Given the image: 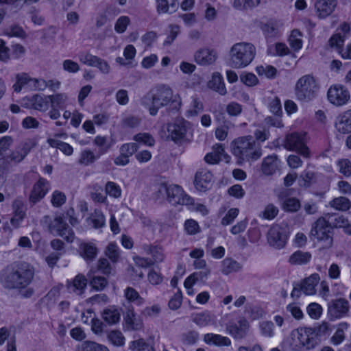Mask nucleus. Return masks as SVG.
<instances>
[{"label": "nucleus", "instance_id": "864d4df0", "mask_svg": "<svg viewBox=\"0 0 351 351\" xmlns=\"http://www.w3.org/2000/svg\"><path fill=\"white\" fill-rule=\"evenodd\" d=\"M200 230L199 223L194 219H187L184 223V230L188 235H195L199 233Z\"/></svg>", "mask_w": 351, "mask_h": 351}, {"label": "nucleus", "instance_id": "f704fd0d", "mask_svg": "<svg viewBox=\"0 0 351 351\" xmlns=\"http://www.w3.org/2000/svg\"><path fill=\"white\" fill-rule=\"evenodd\" d=\"M86 313L89 314L91 318L90 324L92 331L96 335L101 334L103 331V324L99 319L95 317V313L91 309H87L82 313V322L84 324L88 323V318L86 317Z\"/></svg>", "mask_w": 351, "mask_h": 351}, {"label": "nucleus", "instance_id": "dca6fc26", "mask_svg": "<svg viewBox=\"0 0 351 351\" xmlns=\"http://www.w3.org/2000/svg\"><path fill=\"white\" fill-rule=\"evenodd\" d=\"M193 184L197 191L206 192L213 186V176L206 169L199 170L195 175Z\"/></svg>", "mask_w": 351, "mask_h": 351}, {"label": "nucleus", "instance_id": "bf43d9fd", "mask_svg": "<svg viewBox=\"0 0 351 351\" xmlns=\"http://www.w3.org/2000/svg\"><path fill=\"white\" fill-rule=\"evenodd\" d=\"M125 297L130 302H134L137 305H141L144 303L143 298L140 297L138 293L132 288H128L125 291Z\"/></svg>", "mask_w": 351, "mask_h": 351}, {"label": "nucleus", "instance_id": "423d86ee", "mask_svg": "<svg viewBox=\"0 0 351 351\" xmlns=\"http://www.w3.org/2000/svg\"><path fill=\"white\" fill-rule=\"evenodd\" d=\"M319 90L316 79L311 75L302 76L295 86V94L299 100L309 101L315 98Z\"/></svg>", "mask_w": 351, "mask_h": 351}, {"label": "nucleus", "instance_id": "c756f323", "mask_svg": "<svg viewBox=\"0 0 351 351\" xmlns=\"http://www.w3.org/2000/svg\"><path fill=\"white\" fill-rule=\"evenodd\" d=\"M87 280L82 275H77L72 281H68L67 289L77 295L84 293L86 288Z\"/></svg>", "mask_w": 351, "mask_h": 351}, {"label": "nucleus", "instance_id": "09e8293b", "mask_svg": "<svg viewBox=\"0 0 351 351\" xmlns=\"http://www.w3.org/2000/svg\"><path fill=\"white\" fill-rule=\"evenodd\" d=\"M105 254L112 262L116 263L118 261L120 256V250L117 244L114 242L110 243L106 247Z\"/></svg>", "mask_w": 351, "mask_h": 351}, {"label": "nucleus", "instance_id": "c03bdc74", "mask_svg": "<svg viewBox=\"0 0 351 351\" xmlns=\"http://www.w3.org/2000/svg\"><path fill=\"white\" fill-rule=\"evenodd\" d=\"M94 228H100L106 225V217L100 210H95L88 220Z\"/></svg>", "mask_w": 351, "mask_h": 351}, {"label": "nucleus", "instance_id": "6ab92c4d", "mask_svg": "<svg viewBox=\"0 0 351 351\" xmlns=\"http://www.w3.org/2000/svg\"><path fill=\"white\" fill-rule=\"evenodd\" d=\"M350 31V27L347 23H343L338 28L337 32L329 39V45L335 49L338 52L341 49L342 46L348 38Z\"/></svg>", "mask_w": 351, "mask_h": 351}, {"label": "nucleus", "instance_id": "79ce46f5", "mask_svg": "<svg viewBox=\"0 0 351 351\" xmlns=\"http://www.w3.org/2000/svg\"><path fill=\"white\" fill-rule=\"evenodd\" d=\"M102 317L107 323L113 324L119 321L120 313L117 308L110 307L104 311Z\"/></svg>", "mask_w": 351, "mask_h": 351}, {"label": "nucleus", "instance_id": "f3484780", "mask_svg": "<svg viewBox=\"0 0 351 351\" xmlns=\"http://www.w3.org/2000/svg\"><path fill=\"white\" fill-rule=\"evenodd\" d=\"M51 232L56 235L64 238L69 242H73L74 234L70 230L61 216L56 217L50 225Z\"/></svg>", "mask_w": 351, "mask_h": 351}, {"label": "nucleus", "instance_id": "f03ea898", "mask_svg": "<svg viewBox=\"0 0 351 351\" xmlns=\"http://www.w3.org/2000/svg\"><path fill=\"white\" fill-rule=\"evenodd\" d=\"M231 152L239 165L258 160L262 155L260 146L252 136L241 137L231 143Z\"/></svg>", "mask_w": 351, "mask_h": 351}, {"label": "nucleus", "instance_id": "9d476101", "mask_svg": "<svg viewBox=\"0 0 351 351\" xmlns=\"http://www.w3.org/2000/svg\"><path fill=\"white\" fill-rule=\"evenodd\" d=\"M21 106L27 109H33L41 112L50 110L49 96L43 94H35L31 97H25L21 99Z\"/></svg>", "mask_w": 351, "mask_h": 351}, {"label": "nucleus", "instance_id": "39448f33", "mask_svg": "<svg viewBox=\"0 0 351 351\" xmlns=\"http://www.w3.org/2000/svg\"><path fill=\"white\" fill-rule=\"evenodd\" d=\"M331 229L329 222L320 217L312 225L309 235L313 241L321 243L323 249H328L333 244Z\"/></svg>", "mask_w": 351, "mask_h": 351}, {"label": "nucleus", "instance_id": "338daca9", "mask_svg": "<svg viewBox=\"0 0 351 351\" xmlns=\"http://www.w3.org/2000/svg\"><path fill=\"white\" fill-rule=\"evenodd\" d=\"M108 339L116 346H121L125 343V338L119 331H111L108 335Z\"/></svg>", "mask_w": 351, "mask_h": 351}, {"label": "nucleus", "instance_id": "ddd939ff", "mask_svg": "<svg viewBox=\"0 0 351 351\" xmlns=\"http://www.w3.org/2000/svg\"><path fill=\"white\" fill-rule=\"evenodd\" d=\"M50 100V110L48 116L53 120H56L60 117V109L67 106L69 99V95L64 93H58L49 95Z\"/></svg>", "mask_w": 351, "mask_h": 351}, {"label": "nucleus", "instance_id": "052dcab7", "mask_svg": "<svg viewBox=\"0 0 351 351\" xmlns=\"http://www.w3.org/2000/svg\"><path fill=\"white\" fill-rule=\"evenodd\" d=\"M202 110V103L197 99H194L187 110L186 115L187 117L191 118L198 115Z\"/></svg>", "mask_w": 351, "mask_h": 351}, {"label": "nucleus", "instance_id": "4c0bfd02", "mask_svg": "<svg viewBox=\"0 0 351 351\" xmlns=\"http://www.w3.org/2000/svg\"><path fill=\"white\" fill-rule=\"evenodd\" d=\"M279 164L280 161L275 156H268L264 159L262 170L265 174H272L278 169Z\"/></svg>", "mask_w": 351, "mask_h": 351}, {"label": "nucleus", "instance_id": "c9c22d12", "mask_svg": "<svg viewBox=\"0 0 351 351\" xmlns=\"http://www.w3.org/2000/svg\"><path fill=\"white\" fill-rule=\"evenodd\" d=\"M319 276L317 274H313L306 278L302 284V291L308 295H313L315 293V287L319 282Z\"/></svg>", "mask_w": 351, "mask_h": 351}, {"label": "nucleus", "instance_id": "680f3d73", "mask_svg": "<svg viewBox=\"0 0 351 351\" xmlns=\"http://www.w3.org/2000/svg\"><path fill=\"white\" fill-rule=\"evenodd\" d=\"M334 227L343 228L346 234L351 235V225L342 215H338L335 218Z\"/></svg>", "mask_w": 351, "mask_h": 351}, {"label": "nucleus", "instance_id": "a211bd4d", "mask_svg": "<svg viewBox=\"0 0 351 351\" xmlns=\"http://www.w3.org/2000/svg\"><path fill=\"white\" fill-rule=\"evenodd\" d=\"M204 160L206 162L210 165H215L220 161L228 163L230 160V156L226 153L221 145L217 144L213 147L211 152L206 154Z\"/></svg>", "mask_w": 351, "mask_h": 351}, {"label": "nucleus", "instance_id": "cd10ccee", "mask_svg": "<svg viewBox=\"0 0 351 351\" xmlns=\"http://www.w3.org/2000/svg\"><path fill=\"white\" fill-rule=\"evenodd\" d=\"M203 341L207 345L218 347L231 345V340L228 337L219 334L206 333L203 336Z\"/></svg>", "mask_w": 351, "mask_h": 351}, {"label": "nucleus", "instance_id": "473e14b6", "mask_svg": "<svg viewBox=\"0 0 351 351\" xmlns=\"http://www.w3.org/2000/svg\"><path fill=\"white\" fill-rule=\"evenodd\" d=\"M193 322L199 327L213 326L215 324V316L208 311H204L194 315Z\"/></svg>", "mask_w": 351, "mask_h": 351}, {"label": "nucleus", "instance_id": "7ed1b4c3", "mask_svg": "<svg viewBox=\"0 0 351 351\" xmlns=\"http://www.w3.org/2000/svg\"><path fill=\"white\" fill-rule=\"evenodd\" d=\"M256 54V47L253 44L247 42L237 43L230 49L228 64L233 69H244L254 61Z\"/></svg>", "mask_w": 351, "mask_h": 351}, {"label": "nucleus", "instance_id": "6e6552de", "mask_svg": "<svg viewBox=\"0 0 351 351\" xmlns=\"http://www.w3.org/2000/svg\"><path fill=\"white\" fill-rule=\"evenodd\" d=\"M160 194L167 198L173 204L188 205L192 202V199L185 193L183 189L178 185L162 184L158 189Z\"/></svg>", "mask_w": 351, "mask_h": 351}, {"label": "nucleus", "instance_id": "ea45409f", "mask_svg": "<svg viewBox=\"0 0 351 351\" xmlns=\"http://www.w3.org/2000/svg\"><path fill=\"white\" fill-rule=\"evenodd\" d=\"M143 250L147 254H150L152 256V261L153 264L161 263L164 261L165 254L162 248L146 245L143 247Z\"/></svg>", "mask_w": 351, "mask_h": 351}, {"label": "nucleus", "instance_id": "2eb2a0df", "mask_svg": "<svg viewBox=\"0 0 351 351\" xmlns=\"http://www.w3.org/2000/svg\"><path fill=\"white\" fill-rule=\"evenodd\" d=\"M250 328V324L245 317L230 321L226 326V332L234 339L245 337Z\"/></svg>", "mask_w": 351, "mask_h": 351}, {"label": "nucleus", "instance_id": "774afa93", "mask_svg": "<svg viewBox=\"0 0 351 351\" xmlns=\"http://www.w3.org/2000/svg\"><path fill=\"white\" fill-rule=\"evenodd\" d=\"M337 167L341 173L345 176H351V162L348 159H342L338 161Z\"/></svg>", "mask_w": 351, "mask_h": 351}, {"label": "nucleus", "instance_id": "4468645a", "mask_svg": "<svg viewBox=\"0 0 351 351\" xmlns=\"http://www.w3.org/2000/svg\"><path fill=\"white\" fill-rule=\"evenodd\" d=\"M289 235L285 228L279 226H272L267 234V241L269 245L276 248H282L288 239Z\"/></svg>", "mask_w": 351, "mask_h": 351}, {"label": "nucleus", "instance_id": "5701e85b", "mask_svg": "<svg viewBox=\"0 0 351 351\" xmlns=\"http://www.w3.org/2000/svg\"><path fill=\"white\" fill-rule=\"evenodd\" d=\"M34 271L29 265H25L19 272L12 276L13 278H17V282L10 285L12 287L22 288L29 285L33 278Z\"/></svg>", "mask_w": 351, "mask_h": 351}, {"label": "nucleus", "instance_id": "0eeeda50", "mask_svg": "<svg viewBox=\"0 0 351 351\" xmlns=\"http://www.w3.org/2000/svg\"><path fill=\"white\" fill-rule=\"evenodd\" d=\"M47 82L43 79L32 78L28 74H17L13 89L16 93L21 91L43 90L47 88Z\"/></svg>", "mask_w": 351, "mask_h": 351}, {"label": "nucleus", "instance_id": "a18cd8bd", "mask_svg": "<svg viewBox=\"0 0 351 351\" xmlns=\"http://www.w3.org/2000/svg\"><path fill=\"white\" fill-rule=\"evenodd\" d=\"M261 0H234L233 6L237 10H246L258 6Z\"/></svg>", "mask_w": 351, "mask_h": 351}, {"label": "nucleus", "instance_id": "603ef678", "mask_svg": "<svg viewBox=\"0 0 351 351\" xmlns=\"http://www.w3.org/2000/svg\"><path fill=\"white\" fill-rule=\"evenodd\" d=\"M129 347L132 351H156L153 346H149L143 339L131 341Z\"/></svg>", "mask_w": 351, "mask_h": 351}, {"label": "nucleus", "instance_id": "1a4fd4ad", "mask_svg": "<svg viewBox=\"0 0 351 351\" xmlns=\"http://www.w3.org/2000/svg\"><path fill=\"white\" fill-rule=\"evenodd\" d=\"M306 134L305 132H294L288 135L285 141V147L289 150L295 151L304 157H308L310 152L306 146Z\"/></svg>", "mask_w": 351, "mask_h": 351}, {"label": "nucleus", "instance_id": "8fccbe9b", "mask_svg": "<svg viewBox=\"0 0 351 351\" xmlns=\"http://www.w3.org/2000/svg\"><path fill=\"white\" fill-rule=\"evenodd\" d=\"M255 71L259 76L267 78H272L276 75V69L270 65H259L255 68Z\"/></svg>", "mask_w": 351, "mask_h": 351}, {"label": "nucleus", "instance_id": "49530a36", "mask_svg": "<svg viewBox=\"0 0 351 351\" xmlns=\"http://www.w3.org/2000/svg\"><path fill=\"white\" fill-rule=\"evenodd\" d=\"M241 82L248 87H253L258 84L259 80L256 75L251 72L243 71L240 75Z\"/></svg>", "mask_w": 351, "mask_h": 351}, {"label": "nucleus", "instance_id": "aec40b11", "mask_svg": "<svg viewBox=\"0 0 351 351\" xmlns=\"http://www.w3.org/2000/svg\"><path fill=\"white\" fill-rule=\"evenodd\" d=\"M50 189L49 182L45 179H40L33 186L29 195V199L33 203H36L43 199Z\"/></svg>", "mask_w": 351, "mask_h": 351}, {"label": "nucleus", "instance_id": "58836bf2", "mask_svg": "<svg viewBox=\"0 0 351 351\" xmlns=\"http://www.w3.org/2000/svg\"><path fill=\"white\" fill-rule=\"evenodd\" d=\"M267 51L271 56H284L289 53L290 49L284 43H276L268 47Z\"/></svg>", "mask_w": 351, "mask_h": 351}, {"label": "nucleus", "instance_id": "b1692460", "mask_svg": "<svg viewBox=\"0 0 351 351\" xmlns=\"http://www.w3.org/2000/svg\"><path fill=\"white\" fill-rule=\"evenodd\" d=\"M337 1L317 0L315 3V10L318 16L324 19L330 15L337 6Z\"/></svg>", "mask_w": 351, "mask_h": 351}, {"label": "nucleus", "instance_id": "bb28decb", "mask_svg": "<svg viewBox=\"0 0 351 351\" xmlns=\"http://www.w3.org/2000/svg\"><path fill=\"white\" fill-rule=\"evenodd\" d=\"M143 326L142 319L132 311H129L124 317L123 327L125 330H141Z\"/></svg>", "mask_w": 351, "mask_h": 351}, {"label": "nucleus", "instance_id": "f257e3e1", "mask_svg": "<svg viewBox=\"0 0 351 351\" xmlns=\"http://www.w3.org/2000/svg\"><path fill=\"white\" fill-rule=\"evenodd\" d=\"M151 115L154 116L162 106H168L172 110H178L181 107V98L179 95L173 94L167 86H160L152 90L142 101Z\"/></svg>", "mask_w": 351, "mask_h": 351}, {"label": "nucleus", "instance_id": "2f4dec72", "mask_svg": "<svg viewBox=\"0 0 351 351\" xmlns=\"http://www.w3.org/2000/svg\"><path fill=\"white\" fill-rule=\"evenodd\" d=\"M287 41L291 49L294 52H298L303 47V34L298 29H293L290 32Z\"/></svg>", "mask_w": 351, "mask_h": 351}, {"label": "nucleus", "instance_id": "a878e982", "mask_svg": "<svg viewBox=\"0 0 351 351\" xmlns=\"http://www.w3.org/2000/svg\"><path fill=\"white\" fill-rule=\"evenodd\" d=\"M63 134H57L54 136H49L47 139L48 145L53 148H58L66 156H71L73 153V147L67 143L62 142L58 139L59 137L64 136Z\"/></svg>", "mask_w": 351, "mask_h": 351}, {"label": "nucleus", "instance_id": "e433bc0d", "mask_svg": "<svg viewBox=\"0 0 351 351\" xmlns=\"http://www.w3.org/2000/svg\"><path fill=\"white\" fill-rule=\"evenodd\" d=\"M136 54V50L135 47L132 45H128L123 50L124 59L121 57H118L116 59V62L123 66L131 65Z\"/></svg>", "mask_w": 351, "mask_h": 351}, {"label": "nucleus", "instance_id": "72a5a7b5", "mask_svg": "<svg viewBox=\"0 0 351 351\" xmlns=\"http://www.w3.org/2000/svg\"><path fill=\"white\" fill-rule=\"evenodd\" d=\"M348 302L344 299H339L335 300L329 307L330 313L336 318L341 317L346 315L348 311Z\"/></svg>", "mask_w": 351, "mask_h": 351}, {"label": "nucleus", "instance_id": "393cba45", "mask_svg": "<svg viewBox=\"0 0 351 351\" xmlns=\"http://www.w3.org/2000/svg\"><path fill=\"white\" fill-rule=\"evenodd\" d=\"M335 126L341 134L351 132V110H346L337 117Z\"/></svg>", "mask_w": 351, "mask_h": 351}, {"label": "nucleus", "instance_id": "3c124183", "mask_svg": "<svg viewBox=\"0 0 351 351\" xmlns=\"http://www.w3.org/2000/svg\"><path fill=\"white\" fill-rule=\"evenodd\" d=\"M28 152L29 149H27L25 147H19L14 150V152H12L11 155L8 156L5 160L8 162L11 161L15 163L19 162L23 160L25 156L27 154Z\"/></svg>", "mask_w": 351, "mask_h": 351}, {"label": "nucleus", "instance_id": "69168bd1", "mask_svg": "<svg viewBox=\"0 0 351 351\" xmlns=\"http://www.w3.org/2000/svg\"><path fill=\"white\" fill-rule=\"evenodd\" d=\"M79 60L86 65L94 66H97V57L93 56L86 52L80 53L78 55Z\"/></svg>", "mask_w": 351, "mask_h": 351}, {"label": "nucleus", "instance_id": "6e6d98bb", "mask_svg": "<svg viewBox=\"0 0 351 351\" xmlns=\"http://www.w3.org/2000/svg\"><path fill=\"white\" fill-rule=\"evenodd\" d=\"M5 35L9 37H16L21 39H25L27 37V34L25 30L19 25H12L5 31Z\"/></svg>", "mask_w": 351, "mask_h": 351}, {"label": "nucleus", "instance_id": "4d7b16f0", "mask_svg": "<svg viewBox=\"0 0 351 351\" xmlns=\"http://www.w3.org/2000/svg\"><path fill=\"white\" fill-rule=\"evenodd\" d=\"M106 193L112 197L119 198L121 196L122 191L119 184L113 182H108L105 186Z\"/></svg>", "mask_w": 351, "mask_h": 351}, {"label": "nucleus", "instance_id": "9b49d317", "mask_svg": "<svg viewBox=\"0 0 351 351\" xmlns=\"http://www.w3.org/2000/svg\"><path fill=\"white\" fill-rule=\"evenodd\" d=\"M327 98L331 104L339 107L348 104L350 99V94L344 86L334 84L328 88Z\"/></svg>", "mask_w": 351, "mask_h": 351}, {"label": "nucleus", "instance_id": "412c9836", "mask_svg": "<svg viewBox=\"0 0 351 351\" xmlns=\"http://www.w3.org/2000/svg\"><path fill=\"white\" fill-rule=\"evenodd\" d=\"M194 59L197 64L200 65H209L214 63L217 59V53L210 49L203 48L197 50Z\"/></svg>", "mask_w": 351, "mask_h": 351}, {"label": "nucleus", "instance_id": "de8ad7c7", "mask_svg": "<svg viewBox=\"0 0 351 351\" xmlns=\"http://www.w3.org/2000/svg\"><path fill=\"white\" fill-rule=\"evenodd\" d=\"M157 10L159 13H172L174 12L178 8L176 2H172L171 5H169L167 0H156Z\"/></svg>", "mask_w": 351, "mask_h": 351}, {"label": "nucleus", "instance_id": "a19ab883", "mask_svg": "<svg viewBox=\"0 0 351 351\" xmlns=\"http://www.w3.org/2000/svg\"><path fill=\"white\" fill-rule=\"evenodd\" d=\"M311 254L309 252L296 251L289 258V262L291 264L302 265L310 261Z\"/></svg>", "mask_w": 351, "mask_h": 351}, {"label": "nucleus", "instance_id": "4be33fe9", "mask_svg": "<svg viewBox=\"0 0 351 351\" xmlns=\"http://www.w3.org/2000/svg\"><path fill=\"white\" fill-rule=\"evenodd\" d=\"M207 276V274L204 271L194 272L189 275L184 282V287L186 293L189 296H193L196 291L194 286L202 281Z\"/></svg>", "mask_w": 351, "mask_h": 351}, {"label": "nucleus", "instance_id": "e2e57ef3", "mask_svg": "<svg viewBox=\"0 0 351 351\" xmlns=\"http://www.w3.org/2000/svg\"><path fill=\"white\" fill-rule=\"evenodd\" d=\"M300 208V203L298 199L291 197L287 198L282 203V208L285 211L295 212Z\"/></svg>", "mask_w": 351, "mask_h": 351}, {"label": "nucleus", "instance_id": "20e7f679", "mask_svg": "<svg viewBox=\"0 0 351 351\" xmlns=\"http://www.w3.org/2000/svg\"><path fill=\"white\" fill-rule=\"evenodd\" d=\"M285 343L293 351L310 350L317 343V332L312 328L301 327L293 330Z\"/></svg>", "mask_w": 351, "mask_h": 351}, {"label": "nucleus", "instance_id": "13d9d810", "mask_svg": "<svg viewBox=\"0 0 351 351\" xmlns=\"http://www.w3.org/2000/svg\"><path fill=\"white\" fill-rule=\"evenodd\" d=\"M306 311L311 318L318 319L322 315L323 308L319 304L313 302L308 304L306 308Z\"/></svg>", "mask_w": 351, "mask_h": 351}, {"label": "nucleus", "instance_id": "0e129e2a", "mask_svg": "<svg viewBox=\"0 0 351 351\" xmlns=\"http://www.w3.org/2000/svg\"><path fill=\"white\" fill-rule=\"evenodd\" d=\"M97 159L94 153L88 149H85L81 152L79 162L84 165H88L93 163Z\"/></svg>", "mask_w": 351, "mask_h": 351}, {"label": "nucleus", "instance_id": "c85d7f7f", "mask_svg": "<svg viewBox=\"0 0 351 351\" xmlns=\"http://www.w3.org/2000/svg\"><path fill=\"white\" fill-rule=\"evenodd\" d=\"M80 256L86 261H92L97 254L96 245L92 242L79 243Z\"/></svg>", "mask_w": 351, "mask_h": 351}, {"label": "nucleus", "instance_id": "37998d69", "mask_svg": "<svg viewBox=\"0 0 351 351\" xmlns=\"http://www.w3.org/2000/svg\"><path fill=\"white\" fill-rule=\"evenodd\" d=\"M78 347L79 351H109L106 346L93 341H84Z\"/></svg>", "mask_w": 351, "mask_h": 351}, {"label": "nucleus", "instance_id": "f8f14e48", "mask_svg": "<svg viewBox=\"0 0 351 351\" xmlns=\"http://www.w3.org/2000/svg\"><path fill=\"white\" fill-rule=\"evenodd\" d=\"M189 123L183 118H178L166 127L167 132L162 131V136L178 141L184 138L189 128Z\"/></svg>", "mask_w": 351, "mask_h": 351}, {"label": "nucleus", "instance_id": "5fc2aeb1", "mask_svg": "<svg viewBox=\"0 0 351 351\" xmlns=\"http://www.w3.org/2000/svg\"><path fill=\"white\" fill-rule=\"evenodd\" d=\"M330 206L336 210L345 211L350 208V202L346 197H337L330 202Z\"/></svg>", "mask_w": 351, "mask_h": 351}, {"label": "nucleus", "instance_id": "7c9ffc66", "mask_svg": "<svg viewBox=\"0 0 351 351\" xmlns=\"http://www.w3.org/2000/svg\"><path fill=\"white\" fill-rule=\"evenodd\" d=\"M208 86L221 95H224L227 93L223 76L218 72L213 73L211 79L208 82Z\"/></svg>", "mask_w": 351, "mask_h": 351}]
</instances>
